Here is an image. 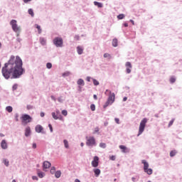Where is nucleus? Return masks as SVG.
<instances>
[{
  "label": "nucleus",
  "instance_id": "obj_1",
  "mask_svg": "<svg viewBox=\"0 0 182 182\" xmlns=\"http://www.w3.org/2000/svg\"><path fill=\"white\" fill-rule=\"evenodd\" d=\"M23 63L21 57L11 55L8 63H5L2 68L1 73L5 79H18V77L22 76L25 72V69L22 68Z\"/></svg>",
  "mask_w": 182,
  "mask_h": 182
},
{
  "label": "nucleus",
  "instance_id": "obj_2",
  "mask_svg": "<svg viewBox=\"0 0 182 182\" xmlns=\"http://www.w3.org/2000/svg\"><path fill=\"white\" fill-rule=\"evenodd\" d=\"M142 164H144V173H146L149 176H151L153 174V169L149 168V165L146 160H142L141 161Z\"/></svg>",
  "mask_w": 182,
  "mask_h": 182
},
{
  "label": "nucleus",
  "instance_id": "obj_3",
  "mask_svg": "<svg viewBox=\"0 0 182 182\" xmlns=\"http://www.w3.org/2000/svg\"><path fill=\"white\" fill-rule=\"evenodd\" d=\"M114 99H115L114 93V92L112 93V92L109 91V96L108 97L107 101L104 105V109H106V107H107L109 105H113V103H114Z\"/></svg>",
  "mask_w": 182,
  "mask_h": 182
},
{
  "label": "nucleus",
  "instance_id": "obj_4",
  "mask_svg": "<svg viewBox=\"0 0 182 182\" xmlns=\"http://www.w3.org/2000/svg\"><path fill=\"white\" fill-rule=\"evenodd\" d=\"M146 123H147V118H144L139 124V134L137 136H140V134L144 132V129H146Z\"/></svg>",
  "mask_w": 182,
  "mask_h": 182
},
{
  "label": "nucleus",
  "instance_id": "obj_5",
  "mask_svg": "<svg viewBox=\"0 0 182 182\" xmlns=\"http://www.w3.org/2000/svg\"><path fill=\"white\" fill-rule=\"evenodd\" d=\"M31 122H32V117L31 116L26 114L22 115L21 117L22 124L25 126L28 124V123H31Z\"/></svg>",
  "mask_w": 182,
  "mask_h": 182
},
{
  "label": "nucleus",
  "instance_id": "obj_6",
  "mask_svg": "<svg viewBox=\"0 0 182 182\" xmlns=\"http://www.w3.org/2000/svg\"><path fill=\"white\" fill-rule=\"evenodd\" d=\"M86 145L89 147H93L96 146V139L93 136L87 137Z\"/></svg>",
  "mask_w": 182,
  "mask_h": 182
},
{
  "label": "nucleus",
  "instance_id": "obj_7",
  "mask_svg": "<svg viewBox=\"0 0 182 182\" xmlns=\"http://www.w3.org/2000/svg\"><path fill=\"white\" fill-rule=\"evenodd\" d=\"M53 43L57 48H62L63 46V39L60 37H56L53 39Z\"/></svg>",
  "mask_w": 182,
  "mask_h": 182
},
{
  "label": "nucleus",
  "instance_id": "obj_8",
  "mask_svg": "<svg viewBox=\"0 0 182 182\" xmlns=\"http://www.w3.org/2000/svg\"><path fill=\"white\" fill-rule=\"evenodd\" d=\"M10 25H11V28L14 32H21V27L16 24V20H11Z\"/></svg>",
  "mask_w": 182,
  "mask_h": 182
},
{
  "label": "nucleus",
  "instance_id": "obj_9",
  "mask_svg": "<svg viewBox=\"0 0 182 182\" xmlns=\"http://www.w3.org/2000/svg\"><path fill=\"white\" fill-rule=\"evenodd\" d=\"M91 164L92 167H97L99 166V156H94Z\"/></svg>",
  "mask_w": 182,
  "mask_h": 182
},
{
  "label": "nucleus",
  "instance_id": "obj_10",
  "mask_svg": "<svg viewBox=\"0 0 182 182\" xmlns=\"http://www.w3.org/2000/svg\"><path fill=\"white\" fill-rule=\"evenodd\" d=\"M125 66L127 68V73H130L132 72V63L131 62H127L125 64Z\"/></svg>",
  "mask_w": 182,
  "mask_h": 182
},
{
  "label": "nucleus",
  "instance_id": "obj_11",
  "mask_svg": "<svg viewBox=\"0 0 182 182\" xmlns=\"http://www.w3.org/2000/svg\"><path fill=\"white\" fill-rule=\"evenodd\" d=\"M50 166H51L50 162L46 161L43 164V168L44 171H46L47 168H49Z\"/></svg>",
  "mask_w": 182,
  "mask_h": 182
},
{
  "label": "nucleus",
  "instance_id": "obj_12",
  "mask_svg": "<svg viewBox=\"0 0 182 182\" xmlns=\"http://www.w3.org/2000/svg\"><path fill=\"white\" fill-rule=\"evenodd\" d=\"M1 147L4 150H6V149H8V144L6 143V141L5 139L1 141Z\"/></svg>",
  "mask_w": 182,
  "mask_h": 182
},
{
  "label": "nucleus",
  "instance_id": "obj_13",
  "mask_svg": "<svg viewBox=\"0 0 182 182\" xmlns=\"http://www.w3.org/2000/svg\"><path fill=\"white\" fill-rule=\"evenodd\" d=\"M52 116H53V119H54L55 120H58V119L63 120V118L62 117V116L58 117L55 112H52Z\"/></svg>",
  "mask_w": 182,
  "mask_h": 182
},
{
  "label": "nucleus",
  "instance_id": "obj_14",
  "mask_svg": "<svg viewBox=\"0 0 182 182\" xmlns=\"http://www.w3.org/2000/svg\"><path fill=\"white\" fill-rule=\"evenodd\" d=\"M119 149L122 150V153H129V150L126 146L120 145Z\"/></svg>",
  "mask_w": 182,
  "mask_h": 182
},
{
  "label": "nucleus",
  "instance_id": "obj_15",
  "mask_svg": "<svg viewBox=\"0 0 182 182\" xmlns=\"http://www.w3.org/2000/svg\"><path fill=\"white\" fill-rule=\"evenodd\" d=\"M42 130H43V127L41 126V125H37L36 127V132L37 133H41L42 132Z\"/></svg>",
  "mask_w": 182,
  "mask_h": 182
},
{
  "label": "nucleus",
  "instance_id": "obj_16",
  "mask_svg": "<svg viewBox=\"0 0 182 182\" xmlns=\"http://www.w3.org/2000/svg\"><path fill=\"white\" fill-rule=\"evenodd\" d=\"M93 171L95 173V177H99L100 176L101 171L99 168H94Z\"/></svg>",
  "mask_w": 182,
  "mask_h": 182
},
{
  "label": "nucleus",
  "instance_id": "obj_17",
  "mask_svg": "<svg viewBox=\"0 0 182 182\" xmlns=\"http://www.w3.org/2000/svg\"><path fill=\"white\" fill-rule=\"evenodd\" d=\"M31 134V127H28L26 128L25 136L28 137Z\"/></svg>",
  "mask_w": 182,
  "mask_h": 182
},
{
  "label": "nucleus",
  "instance_id": "obj_18",
  "mask_svg": "<svg viewBox=\"0 0 182 182\" xmlns=\"http://www.w3.org/2000/svg\"><path fill=\"white\" fill-rule=\"evenodd\" d=\"M117 45H118L117 38H114L112 40V46H114V48H117Z\"/></svg>",
  "mask_w": 182,
  "mask_h": 182
},
{
  "label": "nucleus",
  "instance_id": "obj_19",
  "mask_svg": "<svg viewBox=\"0 0 182 182\" xmlns=\"http://www.w3.org/2000/svg\"><path fill=\"white\" fill-rule=\"evenodd\" d=\"M77 83L79 85V86H85V81L82 79H79Z\"/></svg>",
  "mask_w": 182,
  "mask_h": 182
},
{
  "label": "nucleus",
  "instance_id": "obj_20",
  "mask_svg": "<svg viewBox=\"0 0 182 182\" xmlns=\"http://www.w3.org/2000/svg\"><path fill=\"white\" fill-rule=\"evenodd\" d=\"M77 52L78 55H82V53H83V48H82L80 46H78L77 48Z\"/></svg>",
  "mask_w": 182,
  "mask_h": 182
},
{
  "label": "nucleus",
  "instance_id": "obj_21",
  "mask_svg": "<svg viewBox=\"0 0 182 182\" xmlns=\"http://www.w3.org/2000/svg\"><path fill=\"white\" fill-rule=\"evenodd\" d=\"M61 175L62 173L60 172V171H57L56 172H55V177H56V178H59Z\"/></svg>",
  "mask_w": 182,
  "mask_h": 182
},
{
  "label": "nucleus",
  "instance_id": "obj_22",
  "mask_svg": "<svg viewBox=\"0 0 182 182\" xmlns=\"http://www.w3.org/2000/svg\"><path fill=\"white\" fill-rule=\"evenodd\" d=\"M94 5H95V6H97L98 8L103 7V4H102V3H99L97 1H94Z\"/></svg>",
  "mask_w": 182,
  "mask_h": 182
},
{
  "label": "nucleus",
  "instance_id": "obj_23",
  "mask_svg": "<svg viewBox=\"0 0 182 182\" xmlns=\"http://www.w3.org/2000/svg\"><path fill=\"white\" fill-rule=\"evenodd\" d=\"M40 43H41L43 46L46 45V39H45L44 38H41Z\"/></svg>",
  "mask_w": 182,
  "mask_h": 182
},
{
  "label": "nucleus",
  "instance_id": "obj_24",
  "mask_svg": "<svg viewBox=\"0 0 182 182\" xmlns=\"http://www.w3.org/2000/svg\"><path fill=\"white\" fill-rule=\"evenodd\" d=\"M35 28H36V29H38V33H42V28H41V26L36 24Z\"/></svg>",
  "mask_w": 182,
  "mask_h": 182
},
{
  "label": "nucleus",
  "instance_id": "obj_25",
  "mask_svg": "<svg viewBox=\"0 0 182 182\" xmlns=\"http://www.w3.org/2000/svg\"><path fill=\"white\" fill-rule=\"evenodd\" d=\"M63 143H64V146H65V149H68L69 148V142L68 141V140L64 139Z\"/></svg>",
  "mask_w": 182,
  "mask_h": 182
},
{
  "label": "nucleus",
  "instance_id": "obj_26",
  "mask_svg": "<svg viewBox=\"0 0 182 182\" xmlns=\"http://www.w3.org/2000/svg\"><path fill=\"white\" fill-rule=\"evenodd\" d=\"M28 14L29 15H31V16H32V18L35 16V14L33 13V10L32 9H28Z\"/></svg>",
  "mask_w": 182,
  "mask_h": 182
},
{
  "label": "nucleus",
  "instance_id": "obj_27",
  "mask_svg": "<svg viewBox=\"0 0 182 182\" xmlns=\"http://www.w3.org/2000/svg\"><path fill=\"white\" fill-rule=\"evenodd\" d=\"M6 110H7L9 113H12L13 108L11 106H8L6 107Z\"/></svg>",
  "mask_w": 182,
  "mask_h": 182
},
{
  "label": "nucleus",
  "instance_id": "obj_28",
  "mask_svg": "<svg viewBox=\"0 0 182 182\" xmlns=\"http://www.w3.org/2000/svg\"><path fill=\"white\" fill-rule=\"evenodd\" d=\"M176 154H177V151H176V150L171 151L170 152V156H171V157H174V156H175Z\"/></svg>",
  "mask_w": 182,
  "mask_h": 182
},
{
  "label": "nucleus",
  "instance_id": "obj_29",
  "mask_svg": "<svg viewBox=\"0 0 182 182\" xmlns=\"http://www.w3.org/2000/svg\"><path fill=\"white\" fill-rule=\"evenodd\" d=\"M38 176L40 177V178H43V173L42 171H38Z\"/></svg>",
  "mask_w": 182,
  "mask_h": 182
},
{
  "label": "nucleus",
  "instance_id": "obj_30",
  "mask_svg": "<svg viewBox=\"0 0 182 182\" xmlns=\"http://www.w3.org/2000/svg\"><path fill=\"white\" fill-rule=\"evenodd\" d=\"M92 82L95 85V86H99V81H97V80H95V79H92Z\"/></svg>",
  "mask_w": 182,
  "mask_h": 182
},
{
  "label": "nucleus",
  "instance_id": "obj_31",
  "mask_svg": "<svg viewBox=\"0 0 182 182\" xmlns=\"http://www.w3.org/2000/svg\"><path fill=\"white\" fill-rule=\"evenodd\" d=\"M90 109L92 112H95V110H96V106L94 104H92L90 105Z\"/></svg>",
  "mask_w": 182,
  "mask_h": 182
},
{
  "label": "nucleus",
  "instance_id": "obj_32",
  "mask_svg": "<svg viewBox=\"0 0 182 182\" xmlns=\"http://www.w3.org/2000/svg\"><path fill=\"white\" fill-rule=\"evenodd\" d=\"M46 68H47V69H52V63H48L46 64Z\"/></svg>",
  "mask_w": 182,
  "mask_h": 182
},
{
  "label": "nucleus",
  "instance_id": "obj_33",
  "mask_svg": "<svg viewBox=\"0 0 182 182\" xmlns=\"http://www.w3.org/2000/svg\"><path fill=\"white\" fill-rule=\"evenodd\" d=\"M55 171H56V169L55 168V166H53L50 169L51 174H55Z\"/></svg>",
  "mask_w": 182,
  "mask_h": 182
},
{
  "label": "nucleus",
  "instance_id": "obj_34",
  "mask_svg": "<svg viewBox=\"0 0 182 182\" xmlns=\"http://www.w3.org/2000/svg\"><path fill=\"white\" fill-rule=\"evenodd\" d=\"M100 147H102V149H106V144L105 143H100Z\"/></svg>",
  "mask_w": 182,
  "mask_h": 182
},
{
  "label": "nucleus",
  "instance_id": "obj_35",
  "mask_svg": "<svg viewBox=\"0 0 182 182\" xmlns=\"http://www.w3.org/2000/svg\"><path fill=\"white\" fill-rule=\"evenodd\" d=\"M4 163L5 166H6V167H8V166H9V161H8L7 159H4Z\"/></svg>",
  "mask_w": 182,
  "mask_h": 182
},
{
  "label": "nucleus",
  "instance_id": "obj_36",
  "mask_svg": "<svg viewBox=\"0 0 182 182\" xmlns=\"http://www.w3.org/2000/svg\"><path fill=\"white\" fill-rule=\"evenodd\" d=\"M62 114H63V116H68V111H67L66 109H63V110L62 111Z\"/></svg>",
  "mask_w": 182,
  "mask_h": 182
},
{
  "label": "nucleus",
  "instance_id": "obj_37",
  "mask_svg": "<svg viewBox=\"0 0 182 182\" xmlns=\"http://www.w3.org/2000/svg\"><path fill=\"white\" fill-rule=\"evenodd\" d=\"M119 19H123L124 18V14H119L117 16Z\"/></svg>",
  "mask_w": 182,
  "mask_h": 182
},
{
  "label": "nucleus",
  "instance_id": "obj_38",
  "mask_svg": "<svg viewBox=\"0 0 182 182\" xmlns=\"http://www.w3.org/2000/svg\"><path fill=\"white\" fill-rule=\"evenodd\" d=\"M109 160L114 161V160H116V156L112 155V156H109Z\"/></svg>",
  "mask_w": 182,
  "mask_h": 182
},
{
  "label": "nucleus",
  "instance_id": "obj_39",
  "mask_svg": "<svg viewBox=\"0 0 182 182\" xmlns=\"http://www.w3.org/2000/svg\"><path fill=\"white\" fill-rule=\"evenodd\" d=\"M170 82L171 83H174V82H176V78H174V77H171L170 78Z\"/></svg>",
  "mask_w": 182,
  "mask_h": 182
},
{
  "label": "nucleus",
  "instance_id": "obj_40",
  "mask_svg": "<svg viewBox=\"0 0 182 182\" xmlns=\"http://www.w3.org/2000/svg\"><path fill=\"white\" fill-rule=\"evenodd\" d=\"M173 123H174V119H173L171 121H170L168 124V127H171L173 126Z\"/></svg>",
  "mask_w": 182,
  "mask_h": 182
},
{
  "label": "nucleus",
  "instance_id": "obj_41",
  "mask_svg": "<svg viewBox=\"0 0 182 182\" xmlns=\"http://www.w3.org/2000/svg\"><path fill=\"white\" fill-rule=\"evenodd\" d=\"M114 121L117 124H120V119L119 118H115Z\"/></svg>",
  "mask_w": 182,
  "mask_h": 182
},
{
  "label": "nucleus",
  "instance_id": "obj_42",
  "mask_svg": "<svg viewBox=\"0 0 182 182\" xmlns=\"http://www.w3.org/2000/svg\"><path fill=\"white\" fill-rule=\"evenodd\" d=\"M104 58H111L110 54L106 53L104 54Z\"/></svg>",
  "mask_w": 182,
  "mask_h": 182
},
{
  "label": "nucleus",
  "instance_id": "obj_43",
  "mask_svg": "<svg viewBox=\"0 0 182 182\" xmlns=\"http://www.w3.org/2000/svg\"><path fill=\"white\" fill-rule=\"evenodd\" d=\"M48 127L52 133V132H53V128L52 127V124H48Z\"/></svg>",
  "mask_w": 182,
  "mask_h": 182
},
{
  "label": "nucleus",
  "instance_id": "obj_44",
  "mask_svg": "<svg viewBox=\"0 0 182 182\" xmlns=\"http://www.w3.org/2000/svg\"><path fill=\"white\" fill-rule=\"evenodd\" d=\"M69 75H70V72H67V73H65L64 74H63V76H69Z\"/></svg>",
  "mask_w": 182,
  "mask_h": 182
},
{
  "label": "nucleus",
  "instance_id": "obj_45",
  "mask_svg": "<svg viewBox=\"0 0 182 182\" xmlns=\"http://www.w3.org/2000/svg\"><path fill=\"white\" fill-rule=\"evenodd\" d=\"M16 89H18V85H14L13 86V90H16Z\"/></svg>",
  "mask_w": 182,
  "mask_h": 182
},
{
  "label": "nucleus",
  "instance_id": "obj_46",
  "mask_svg": "<svg viewBox=\"0 0 182 182\" xmlns=\"http://www.w3.org/2000/svg\"><path fill=\"white\" fill-rule=\"evenodd\" d=\"M40 116H41V117H45V113L44 112H41Z\"/></svg>",
  "mask_w": 182,
  "mask_h": 182
},
{
  "label": "nucleus",
  "instance_id": "obj_47",
  "mask_svg": "<svg viewBox=\"0 0 182 182\" xmlns=\"http://www.w3.org/2000/svg\"><path fill=\"white\" fill-rule=\"evenodd\" d=\"M25 4H28V2H31L32 0H23Z\"/></svg>",
  "mask_w": 182,
  "mask_h": 182
},
{
  "label": "nucleus",
  "instance_id": "obj_48",
  "mask_svg": "<svg viewBox=\"0 0 182 182\" xmlns=\"http://www.w3.org/2000/svg\"><path fill=\"white\" fill-rule=\"evenodd\" d=\"M97 132H99V127L95 129V133H97Z\"/></svg>",
  "mask_w": 182,
  "mask_h": 182
},
{
  "label": "nucleus",
  "instance_id": "obj_49",
  "mask_svg": "<svg viewBox=\"0 0 182 182\" xmlns=\"http://www.w3.org/2000/svg\"><path fill=\"white\" fill-rule=\"evenodd\" d=\"M93 97H94L95 100H97V95H93Z\"/></svg>",
  "mask_w": 182,
  "mask_h": 182
},
{
  "label": "nucleus",
  "instance_id": "obj_50",
  "mask_svg": "<svg viewBox=\"0 0 182 182\" xmlns=\"http://www.w3.org/2000/svg\"><path fill=\"white\" fill-rule=\"evenodd\" d=\"M90 79H92V77H87V82H90Z\"/></svg>",
  "mask_w": 182,
  "mask_h": 182
},
{
  "label": "nucleus",
  "instance_id": "obj_51",
  "mask_svg": "<svg viewBox=\"0 0 182 182\" xmlns=\"http://www.w3.org/2000/svg\"><path fill=\"white\" fill-rule=\"evenodd\" d=\"M32 178H33V180H38V177L37 176H33Z\"/></svg>",
  "mask_w": 182,
  "mask_h": 182
},
{
  "label": "nucleus",
  "instance_id": "obj_52",
  "mask_svg": "<svg viewBox=\"0 0 182 182\" xmlns=\"http://www.w3.org/2000/svg\"><path fill=\"white\" fill-rule=\"evenodd\" d=\"M22 41V39L21 38H17V42H18V43H21V41Z\"/></svg>",
  "mask_w": 182,
  "mask_h": 182
},
{
  "label": "nucleus",
  "instance_id": "obj_53",
  "mask_svg": "<svg viewBox=\"0 0 182 182\" xmlns=\"http://www.w3.org/2000/svg\"><path fill=\"white\" fill-rule=\"evenodd\" d=\"M124 26H125V28H127V26H129V24L127 23H124Z\"/></svg>",
  "mask_w": 182,
  "mask_h": 182
},
{
  "label": "nucleus",
  "instance_id": "obj_54",
  "mask_svg": "<svg viewBox=\"0 0 182 182\" xmlns=\"http://www.w3.org/2000/svg\"><path fill=\"white\" fill-rule=\"evenodd\" d=\"M33 149H36V144H33Z\"/></svg>",
  "mask_w": 182,
  "mask_h": 182
},
{
  "label": "nucleus",
  "instance_id": "obj_55",
  "mask_svg": "<svg viewBox=\"0 0 182 182\" xmlns=\"http://www.w3.org/2000/svg\"><path fill=\"white\" fill-rule=\"evenodd\" d=\"M126 100H127V98L126 97H124L123 98V102H126Z\"/></svg>",
  "mask_w": 182,
  "mask_h": 182
},
{
  "label": "nucleus",
  "instance_id": "obj_56",
  "mask_svg": "<svg viewBox=\"0 0 182 182\" xmlns=\"http://www.w3.org/2000/svg\"><path fill=\"white\" fill-rule=\"evenodd\" d=\"M27 109H32V107H31L30 105H28V106H27Z\"/></svg>",
  "mask_w": 182,
  "mask_h": 182
},
{
  "label": "nucleus",
  "instance_id": "obj_57",
  "mask_svg": "<svg viewBox=\"0 0 182 182\" xmlns=\"http://www.w3.org/2000/svg\"><path fill=\"white\" fill-rule=\"evenodd\" d=\"M130 22H132V25H134V21L130 20Z\"/></svg>",
  "mask_w": 182,
  "mask_h": 182
},
{
  "label": "nucleus",
  "instance_id": "obj_58",
  "mask_svg": "<svg viewBox=\"0 0 182 182\" xmlns=\"http://www.w3.org/2000/svg\"><path fill=\"white\" fill-rule=\"evenodd\" d=\"M60 112H59V110H57L56 111V114H57V116H58V114H59Z\"/></svg>",
  "mask_w": 182,
  "mask_h": 182
},
{
  "label": "nucleus",
  "instance_id": "obj_59",
  "mask_svg": "<svg viewBox=\"0 0 182 182\" xmlns=\"http://www.w3.org/2000/svg\"><path fill=\"white\" fill-rule=\"evenodd\" d=\"M75 182H80V181L79 179H75Z\"/></svg>",
  "mask_w": 182,
  "mask_h": 182
},
{
  "label": "nucleus",
  "instance_id": "obj_60",
  "mask_svg": "<svg viewBox=\"0 0 182 182\" xmlns=\"http://www.w3.org/2000/svg\"><path fill=\"white\" fill-rule=\"evenodd\" d=\"M51 99H53V100H56V99H55V97L51 96Z\"/></svg>",
  "mask_w": 182,
  "mask_h": 182
},
{
  "label": "nucleus",
  "instance_id": "obj_61",
  "mask_svg": "<svg viewBox=\"0 0 182 182\" xmlns=\"http://www.w3.org/2000/svg\"><path fill=\"white\" fill-rule=\"evenodd\" d=\"M84 145H85V144H83V142H82V143L80 144L81 147H83Z\"/></svg>",
  "mask_w": 182,
  "mask_h": 182
},
{
  "label": "nucleus",
  "instance_id": "obj_62",
  "mask_svg": "<svg viewBox=\"0 0 182 182\" xmlns=\"http://www.w3.org/2000/svg\"><path fill=\"white\" fill-rule=\"evenodd\" d=\"M132 181H136V178H132Z\"/></svg>",
  "mask_w": 182,
  "mask_h": 182
},
{
  "label": "nucleus",
  "instance_id": "obj_63",
  "mask_svg": "<svg viewBox=\"0 0 182 182\" xmlns=\"http://www.w3.org/2000/svg\"><path fill=\"white\" fill-rule=\"evenodd\" d=\"M1 137H4V134H0Z\"/></svg>",
  "mask_w": 182,
  "mask_h": 182
},
{
  "label": "nucleus",
  "instance_id": "obj_64",
  "mask_svg": "<svg viewBox=\"0 0 182 182\" xmlns=\"http://www.w3.org/2000/svg\"><path fill=\"white\" fill-rule=\"evenodd\" d=\"M12 182H16V181L15 179H14V180L12 181Z\"/></svg>",
  "mask_w": 182,
  "mask_h": 182
}]
</instances>
